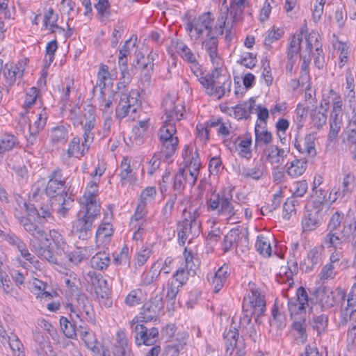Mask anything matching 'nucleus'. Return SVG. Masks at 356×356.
Masks as SVG:
<instances>
[{
	"label": "nucleus",
	"mask_w": 356,
	"mask_h": 356,
	"mask_svg": "<svg viewBox=\"0 0 356 356\" xmlns=\"http://www.w3.org/2000/svg\"><path fill=\"white\" fill-rule=\"evenodd\" d=\"M175 99V97L170 95L163 99L162 106L166 118L158 132L161 152L167 159L175 154L178 146V137L175 136V123L181 119L184 113V106L180 103H177Z\"/></svg>",
	"instance_id": "1"
},
{
	"label": "nucleus",
	"mask_w": 356,
	"mask_h": 356,
	"mask_svg": "<svg viewBox=\"0 0 356 356\" xmlns=\"http://www.w3.org/2000/svg\"><path fill=\"white\" fill-rule=\"evenodd\" d=\"M228 10L226 12H220L217 22L213 26L214 19L211 13H206L200 15L197 18L188 20L185 26L186 31L191 38L195 40L203 39L211 34H223L224 30L229 33L232 30V25L227 21Z\"/></svg>",
	"instance_id": "2"
},
{
	"label": "nucleus",
	"mask_w": 356,
	"mask_h": 356,
	"mask_svg": "<svg viewBox=\"0 0 356 356\" xmlns=\"http://www.w3.org/2000/svg\"><path fill=\"white\" fill-rule=\"evenodd\" d=\"M182 156L184 167L179 168L175 175L173 184L174 189L179 192L184 188L186 184L191 186L195 185L201 166L199 154L197 151L193 152L189 147H186Z\"/></svg>",
	"instance_id": "3"
},
{
	"label": "nucleus",
	"mask_w": 356,
	"mask_h": 356,
	"mask_svg": "<svg viewBox=\"0 0 356 356\" xmlns=\"http://www.w3.org/2000/svg\"><path fill=\"white\" fill-rule=\"evenodd\" d=\"M234 203L232 191H222L211 195L207 204L209 211H217L219 216H225L229 220L236 222L241 213H239L240 206L236 208Z\"/></svg>",
	"instance_id": "4"
},
{
	"label": "nucleus",
	"mask_w": 356,
	"mask_h": 356,
	"mask_svg": "<svg viewBox=\"0 0 356 356\" xmlns=\"http://www.w3.org/2000/svg\"><path fill=\"white\" fill-rule=\"evenodd\" d=\"M200 209L190 207L184 209L182 213L183 220L177 223V234L179 245H184L186 240H191L199 236L200 233L201 222L198 220Z\"/></svg>",
	"instance_id": "5"
},
{
	"label": "nucleus",
	"mask_w": 356,
	"mask_h": 356,
	"mask_svg": "<svg viewBox=\"0 0 356 356\" xmlns=\"http://www.w3.org/2000/svg\"><path fill=\"white\" fill-rule=\"evenodd\" d=\"M140 106V93L137 90L121 92L115 108V117L119 120L127 118L134 121L138 117Z\"/></svg>",
	"instance_id": "6"
},
{
	"label": "nucleus",
	"mask_w": 356,
	"mask_h": 356,
	"mask_svg": "<svg viewBox=\"0 0 356 356\" xmlns=\"http://www.w3.org/2000/svg\"><path fill=\"white\" fill-rule=\"evenodd\" d=\"M101 210L98 208H88L81 206L77 213V218L73 223L72 232L79 239L86 240L92 236L94 220L100 216Z\"/></svg>",
	"instance_id": "7"
},
{
	"label": "nucleus",
	"mask_w": 356,
	"mask_h": 356,
	"mask_svg": "<svg viewBox=\"0 0 356 356\" xmlns=\"http://www.w3.org/2000/svg\"><path fill=\"white\" fill-rule=\"evenodd\" d=\"M249 291L244 296L243 300V312L244 317L248 322L253 315L257 317L264 314L266 310V300L259 289L255 287L254 284L249 283Z\"/></svg>",
	"instance_id": "8"
},
{
	"label": "nucleus",
	"mask_w": 356,
	"mask_h": 356,
	"mask_svg": "<svg viewBox=\"0 0 356 356\" xmlns=\"http://www.w3.org/2000/svg\"><path fill=\"white\" fill-rule=\"evenodd\" d=\"M320 39L321 37L318 33L311 32L307 33L304 32L301 56L304 59L307 57L308 58L312 57L316 67L322 69L325 63V56Z\"/></svg>",
	"instance_id": "9"
},
{
	"label": "nucleus",
	"mask_w": 356,
	"mask_h": 356,
	"mask_svg": "<svg viewBox=\"0 0 356 356\" xmlns=\"http://www.w3.org/2000/svg\"><path fill=\"white\" fill-rule=\"evenodd\" d=\"M329 98L331 99L332 110L330 114V131L327 138L330 142H333L336 140L343 126V102L340 94L332 89L329 92Z\"/></svg>",
	"instance_id": "10"
},
{
	"label": "nucleus",
	"mask_w": 356,
	"mask_h": 356,
	"mask_svg": "<svg viewBox=\"0 0 356 356\" xmlns=\"http://www.w3.org/2000/svg\"><path fill=\"white\" fill-rule=\"evenodd\" d=\"M232 80L229 76L221 74L220 68L216 67L211 72V78L204 88L209 96L221 99L226 92L231 90Z\"/></svg>",
	"instance_id": "11"
},
{
	"label": "nucleus",
	"mask_w": 356,
	"mask_h": 356,
	"mask_svg": "<svg viewBox=\"0 0 356 356\" xmlns=\"http://www.w3.org/2000/svg\"><path fill=\"white\" fill-rule=\"evenodd\" d=\"M66 307L81 321L95 322V312L90 303L88 297L83 293H79L71 303H68Z\"/></svg>",
	"instance_id": "12"
},
{
	"label": "nucleus",
	"mask_w": 356,
	"mask_h": 356,
	"mask_svg": "<svg viewBox=\"0 0 356 356\" xmlns=\"http://www.w3.org/2000/svg\"><path fill=\"white\" fill-rule=\"evenodd\" d=\"M325 205L321 202H314V205L308 208L302 220V228L304 232H309L316 229L323 220Z\"/></svg>",
	"instance_id": "13"
},
{
	"label": "nucleus",
	"mask_w": 356,
	"mask_h": 356,
	"mask_svg": "<svg viewBox=\"0 0 356 356\" xmlns=\"http://www.w3.org/2000/svg\"><path fill=\"white\" fill-rule=\"evenodd\" d=\"M223 143L230 152L238 151V155L242 158L250 159L252 157V138L250 136L241 138L236 134H234L231 136L229 139H225Z\"/></svg>",
	"instance_id": "14"
},
{
	"label": "nucleus",
	"mask_w": 356,
	"mask_h": 356,
	"mask_svg": "<svg viewBox=\"0 0 356 356\" xmlns=\"http://www.w3.org/2000/svg\"><path fill=\"white\" fill-rule=\"evenodd\" d=\"M131 326L135 332V340L137 345L152 346L156 342L159 336V330L156 327L148 328L138 323H135L134 326L131 324Z\"/></svg>",
	"instance_id": "15"
},
{
	"label": "nucleus",
	"mask_w": 356,
	"mask_h": 356,
	"mask_svg": "<svg viewBox=\"0 0 356 356\" xmlns=\"http://www.w3.org/2000/svg\"><path fill=\"white\" fill-rule=\"evenodd\" d=\"M296 296V298H291L288 301V308L292 318L305 314L306 307L309 306L308 294L303 287L300 286L297 289Z\"/></svg>",
	"instance_id": "16"
},
{
	"label": "nucleus",
	"mask_w": 356,
	"mask_h": 356,
	"mask_svg": "<svg viewBox=\"0 0 356 356\" xmlns=\"http://www.w3.org/2000/svg\"><path fill=\"white\" fill-rule=\"evenodd\" d=\"M86 280L93 286L95 293L99 299L108 298L110 291L108 283L100 273L90 270L86 275Z\"/></svg>",
	"instance_id": "17"
},
{
	"label": "nucleus",
	"mask_w": 356,
	"mask_h": 356,
	"mask_svg": "<svg viewBox=\"0 0 356 356\" xmlns=\"http://www.w3.org/2000/svg\"><path fill=\"white\" fill-rule=\"evenodd\" d=\"M96 116L95 109L91 105H87L83 111V120L81 124L84 130L83 138L85 143H92L95 134L92 131L95 126Z\"/></svg>",
	"instance_id": "18"
},
{
	"label": "nucleus",
	"mask_w": 356,
	"mask_h": 356,
	"mask_svg": "<svg viewBox=\"0 0 356 356\" xmlns=\"http://www.w3.org/2000/svg\"><path fill=\"white\" fill-rule=\"evenodd\" d=\"M162 296H156L154 302L151 304H145L143 306V312L138 318H134L130 324L134 326L135 323L139 322H149L156 319L157 312L163 307Z\"/></svg>",
	"instance_id": "19"
},
{
	"label": "nucleus",
	"mask_w": 356,
	"mask_h": 356,
	"mask_svg": "<svg viewBox=\"0 0 356 356\" xmlns=\"http://www.w3.org/2000/svg\"><path fill=\"white\" fill-rule=\"evenodd\" d=\"M222 34H211L202 40V46L209 56L210 60L213 65L218 66L220 64L221 58L218 51V38Z\"/></svg>",
	"instance_id": "20"
},
{
	"label": "nucleus",
	"mask_w": 356,
	"mask_h": 356,
	"mask_svg": "<svg viewBox=\"0 0 356 356\" xmlns=\"http://www.w3.org/2000/svg\"><path fill=\"white\" fill-rule=\"evenodd\" d=\"M289 152L290 149L288 147H279L277 145H270L264 149V153L268 162L279 166L287 157Z\"/></svg>",
	"instance_id": "21"
},
{
	"label": "nucleus",
	"mask_w": 356,
	"mask_h": 356,
	"mask_svg": "<svg viewBox=\"0 0 356 356\" xmlns=\"http://www.w3.org/2000/svg\"><path fill=\"white\" fill-rule=\"evenodd\" d=\"M98 184L96 181H90L86 188L81 203V207L101 210L100 203L97 201Z\"/></svg>",
	"instance_id": "22"
},
{
	"label": "nucleus",
	"mask_w": 356,
	"mask_h": 356,
	"mask_svg": "<svg viewBox=\"0 0 356 356\" xmlns=\"http://www.w3.org/2000/svg\"><path fill=\"white\" fill-rule=\"evenodd\" d=\"M316 137L314 134H307L303 138H295L294 146L296 149L306 156L314 157L316 155L315 148Z\"/></svg>",
	"instance_id": "23"
},
{
	"label": "nucleus",
	"mask_w": 356,
	"mask_h": 356,
	"mask_svg": "<svg viewBox=\"0 0 356 356\" xmlns=\"http://www.w3.org/2000/svg\"><path fill=\"white\" fill-rule=\"evenodd\" d=\"M352 230L351 224L343 223V229L341 230V236H339L338 232H330L326 234L324 238L323 243L327 248L332 247L336 248L338 245H341L343 239L349 237L350 233Z\"/></svg>",
	"instance_id": "24"
},
{
	"label": "nucleus",
	"mask_w": 356,
	"mask_h": 356,
	"mask_svg": "<svg viewBox=\"0 0 356 356\" xmlns=\"http://www.w3.org/2000/svg\"><path fill=\"white\" fill-rule=\"evenodd\" d=\"M329 108V102L323 100L321 102L319 106L312 109L310 112V118L313 125L320 129L323 127L327 122V110Z\"/></svg>",
	"instance_id": "25"
},
{
	"label": "nucleus",
	"mask_w": 356,
	"mask_h": 356,
	"mask_svg": "<svg viewBox=\"0 0 356 356\" xmlns=\"http://www.w3.org/2000/svg\"><path fill=\"white\" fill-rule=\"evenodd\" d=\"M25 70L24 64L18 63L16 65L6 64L3 70V76L6 84L13 86L17 79H21Z\"/></svg>",
	"instance_id": "26"
},
{
	"label": "nucleus",
	"mask_w": 356,
	"mask_h": 356,
	"mask_svg": "<svg viewBox=\"0 0 356 356\" xmlns=\"http://www.w3.org/2000/svg\"><path fill=\"white\" fill-rule=\"evenodd\" d=\"M229 274L228 266L223 265L218 268L214 275H211V284L215 293H218L222 289Z\"/></svg>",
	"instance_id": "27"
},
{
	"label": "nucleus",
	"mask_w": 356,
	"mask_h": 356,
	"mask_svg": "<svg viewBox=\"0 0 356 356\" xmlns=\"http://www.w3.org/2000/svg\"><path fill=\"white\" fill-rule=\"evenodd\" d=\"M317 298L324 309H330L336 303L335 293L332 289L323 286L317 291Z\"/></svg>",
	"instance_id": "28"
},
{
	"label": "nucleus",
	"mask_w": 356,
	"mask_h": 356,
	"mask_svg": "<svg viewBox=\"0 0 356 356\" xmlns=\"http://www.w3.org/2000/svg\"><path fill=\"white\" fill-rule=\"evenodd\" d=\"M131 160L128 157H124L120 165V181L122 185L134 184L136 181L134 173L130 165Z\"/></svg>",
	"instance_id": "29"
},
{
	"label": "nucleus",
	"mask_w": 356,
	"mask_h": 356,
	"mask_svg": "<svg viewBox=\"0 0 356 356\" xmlns=\"http://www.w3.org/2000/svg\"><path fill=\"white\" fill-rule=\"evenodd\" d=\"M47 116L42 113L36 115V120L29 125V135L27 140L33 145L36 140V136L44 128L47 122Z\"/></svg>",
	"instance_id": "30"
},
{
	"label": "nucleus",
	"mask_w": 356,
	"mask_h": 356,
	"mask_svg": "<svg viewBox=\"0 0 356 356\" xmlns=\"http://www.w3.org/2000/svg\"><path fill=\"white\" fill-rule=\"evenodd\" d=\"M90 143H85V139L82 142V145H80V138L79 137H74L72 139L69 143V147L67 150V154L69 158L72 156H81L84 154L85 150H88Z\"/></svg>",
	"instance_id": "31"
},
{
	"label": "nucleus",
	"mask_w": 356,
	"mask_h": 356,
	"mask_svg": "<svg viewBox=\"0 0 356 356\" xmlns=\"http://www.w3.org/2000/svg\"><path fill=\"white\" fill-rule=\"evenodd\" d=\"M58 15L56 13L53 8H49L46 9L44 13L43 17V26L51 31V33H55L56 30L64 31V29L57 24Z\"/></svg>",
	"instance_id": "32"
},
{
	"label": "nucleus",
	"mask_w": 356,
	"mask_h": 356,
	"mask_svg": "<svg viewBox=\"0 0 356 356\" xmlns=\"http://www.w3.org/2000/svg\"><path fill=\"white\" fill-rule=\"evenodd\" d=\"M32 209L36 211L38 216L49 221L53 218L52 208L49 202V200H40L38 202L32 204Z\"/></svg>",
	"instance_id": "33"
},
{
	"label": "nucleus",
	"mask_w": 356,
	"mask_h": 356,
	"mask_svg": "<svg viewBox=\"0 0 356 356\" xmlns=\"http://www.w3.org/2000/svg\"><path fill=\"white\" fill-rule=\"evenodd\" d=\"M115 93L112 91L106 96L105 90L100 91L98 98L99 109L105 114L110 115L113 113L112 104L114 100Z\"/></svg>",
	"instance_id": "34"
},
{
	"label": "nucleus",
	"mask_w": 356,
	"mask_h": 356,
	"mask_svg": "<svg viewBox=\"0 0 356 356\" xmlns=\"http://www.w3.org/2000/svg\"><path fill=\"white\" fill-rule=\"evenodd\" d=\"M321 257V251L315 248L312 249L307 254V258L302 264V268L305 272H309L319 263Z\"/></svg>",
	"instance_id": "35"
},
{
	"label": "nucleus",
	"mask_w": 356,
	"mask_h": 356,
	"mask_svg": "<svg viewBox=\"0 0 356 356\" xmlns=\"http://www.w3.org/2000/svg\"><path fill=\"white\" fill-rule=\"evenodd\" d=\"M50 137L53 145L64 144L68 139L67 129L63 125L54 127L51 130Z\"/></svg>",
	"instance_id": "36"
},
{
	"label": "nucleus",
	"mask_w": 356,
	"mask_h": 356,
	"mask_svg": "<svg viewBox=\"0 0 356 356\" xmlns=\"http://www.w3.org/2000/svg\"><path fill=\"white\" fill-rule=\"evenodd\" d=\"M19 145L17 137L13 134H5L0 136V156Z\"/></svg>",
	"instance_id": "37"
},
{
	"label": "nucleus",
	"mask_w": 356,
	"mask_h": 356,
	"mask_svg": "<svg viewBox=\"0 0 356 356\" xmlns=\"http://www.w3.org/2000/svg\"><path fill=\"white\" fill-rule=\"evenodd\" d=\"M77 334L79 335L81 339L84 341L86 346L92 350L95 348L97 346V340L92 332L90 331L89 329L83 323L79 325L76 327Z\"/></svg>",
	"instance_id": "38"
},
{
	"label": "nucleus",
	"mask_w": 356,
	"mask_h": 356,
	"mask_svg": "<svg viewBox=\"0 0 356 356\" xmlns=\"http://www.w3.org/2000/svg\"><path fill=\"white\" fill-rule=\"evenodd\" d=\"M307 166V161L303 159H295L289 163L286 169V172L291 177H298L305 172Z\"/></svg>",
	"instance_id": "39"
},
{
	"label": "nucleus",
	"mask_w": 356,
	"mask_h": 356,
	"mask_svg": "<svg viewBox=\"0 0 356 356\" xmlns=\"http://www.w3.org/2000/svg\"><path fill=\"white\" fill-rule=\"evenodd\" d=\"M111 262L109 254L105 252H99L90 259L91 267L95 269L103 270L107 268Z\"/></svg>",
	"instance_id": "40"
},
{
	"label": "nucleus",
	"mask_w": 356,
	"mask_h": 356,
	"mask_svg": "<svg viewBox=\"0 0 356 356\" xmlns=\"http://www.w3.org/2000/svg\"><path fill=\"white\" fill-rule=\"evenodd\" d=\"M334 48L339 54L338 67L339 69H342L349 60L350 54V47L346 43L339 42L337 44H334Z\"/></svg>",
	"instance_id": "41"
},
{
	"label": "nucleus",
	"mask_w": 356,
	"mask_h": 356,
	"mask_svg": "<svg viewBox=\"0 0 356 356\" xmlns=\"http://www.w3.org/2000/svg\"><path fill=\"white\" fill-rule=\"evenodd\" d=\"M184 257L185 259V270L191 275L194 276L199 266V261L195 259L193 252L186 248L184 252Z\"/></svg>",
	"instance_id": "42"
},
{
	"label": "nucleus",
	"mask_w": 356,
	"mask_h": 356,
	"mask_svg": "<svg viewBox=\"0 0 356 356\" xmlns=\"http://www.w3.org/2000/svg\"><path fill=\"white\" fill-rule=\"evenodd\" d=\"M245 8L243 7L233 6H230L229 8L227 6L225 7L224 12H226V9L228 10L227 21L229 22V24L232 25V27L234 23H238L242 21ZM220 12H223L222 8Z\"/></svg>",
	"instance_id": "43"
},
{
	"label": "nucleus",
	"mask_w": 356,
	"mask_h": 356,
	"mask_svg": "<svg viewBox=\"0 0 356 356\" xmlns=\"http://www.w3.org/2000/svg\"><path fill=\"white\" fill-rule=\"evenodd\" d=\"M190 67L193 74L196 76L197 79L203 87H204L205 85H208V81L211 78V73L205 75L201 65L197 60L190 64Z\"/></svg>",
	"instance_id": "44"
},
{
	"label": "nucleus",
	"mask_w": 356,
	"mask_h": 356,
	"mask_svg": "<svg viewBox=\"0 0 356 356\" xmlns=\"http://www.w3.org/2000/svg\"><path fill=\"white\" fill-rule=\"evenodd\" d=\"M190 67L193 74L196 76L197 79L203 87H204L205 85H208V81L211 78V73L205 75L201 65L197 60L190 64Z\"/></svg>",
	"instance_id": "45"
},
{
	"label": "nucleus",
	"mask_w": 356,
	"mask_h": 356,
	"mask_svg": "<svg viewBox=\"0 0 356 356\" xmlns=\"http://www.w3.org/2000/svg\"><path fill=\"white\" fill-rule=\"evenodd\" d=\"M175 48L178 54L189 65L197 60L191 49L183 42H177Z\"/></svg>",
	"instance_id": "46"
},
{
	"label": "nucleus",
	"mask_w": 356,
	"mask_h": 356,
	"mask_svg": "<svg viewBox=\"0 0 356 356\" xmlns=\"http://www.w3.org/2000/svg\"><path fill=\"white\" fill-rule=\"evenodd\" d=\"M60 328L65 336L69 339H74L77 335L76 325L70 321L66 317L61 316L60 318Z\"/></svg>",
	"instance_id": "47"
},
{
	"label": "nucleus",
	"mask_w": 356,
	"mask_h": 356,
	"mask_svg": "<svg viewBox=\"0 0 356 356\" xmlns=\"http://www.w3.org/2000/svg\"><path fill=\"white\" fill-rule=\"evenodd\" d=\"M157 264H153L150 270L147 272H145L141 278L142 285L148 286L152 284L154 281L157 280L161 274V269L159 267H156Z\"/></svg>",
	"instance_id": "48"
},
{
	"label": "nucleus",
	"mask_w": 356,
	"mask_h": 356,
	"mask_svg": "<svg viewBox=\"0 0 356 356\" xmlns=\"http://www.w3.org/2000/svg\"><path fill=\"white\" fill-rule=\"evenodd\" d=\"M224 338L225 339L226 352H229V354H232L238 339V330L235 327L230 329L228 332L224 333Z\"/></svg>",
	"instance_id": "49"
},
{
	"label": "nucleus",
	"mask_w": 356,
	"mask_h": 356,
	"mask_svg": "<svg viewBox=\"0 0 356 356\" xmlns=\"http://www.w3.org/2000/svg\"><path fill=\"white\" fill-rule=\"evenodd\" d=\"M255 141L257 144L268 145L273 140V136L270 132L264 130L259 124L255 126Z\"/></svg>",
	"instance_id": "50"
},
{
	"label": "nucleus",
	"mask_w": 356,
	"mask_h": 356,
	"mask_svg": "<svg viewBox=\"0 0 356 356\" xmlns=\"http://www.w3.org/2000/svg\"><path fill=\"white\" fill-rule=\"evenodd\" d=\"M66 187L63 185L54 183L53 181H49L44 189L45 193L47 197L53 198L56 197H63V193Z\"/></svg>",
	"instance_id": "51"
},
{
	"label": "nucleus",
	"mask_w": 356,
	"mask_h": 356,
	"mask_svg": "<svg viewBox=\"0 0 356 356\" xmlns=\"http://www.w3.org/2000/svg\"><path fill=\"white\" fill-rule=\"evenodd\" d=\"M255 248L263 256L269 257L271 254L272 250L270 241L263 235H259L257 236Z\"/></svg>",
	"instance_id": "52"
},
{
	"label": "nucleus",
	"mask_w": 356,
	"mask_h": 356,
	"mask_svg": "<svg viewBox=\"0 0 356 356\" xmlns=\"http://www.w3.org/2000/svg\"><path fill=\"white\" fill-rule=\"evenodd\" d=\"M304 36V31L301 30L300 33L297 35H294L291 41L290 47L289 49V55L291 57L293 54L300 51L302 53V42Z\"/></svg>",
	"instance_id": "53"
},
{
	"label": "nucleus",
	"mask_w": 356,
	"mask_h": 356,
	"mask_svg": "<svg viewBox=\"0 0 356 356\" xmlns=\"http://www.w3.org/2000/svg\"><path fill=\"white\" fill-rule=\"evenodd\" d=\"M242 177L246 179H259L263 175V170L260 163H257L252 168H244L241 172Z\"/></svg>",
	"instance_id": "54"
},
{
	"label": "nucleus",
	"mask_w": 356,
	"mask_h": 356,
	"mask_svg": "<svg viewBox=\"0 0 356 356\" xmlns=\"http://www.w3.org/2000/svg\"><path fill=\"white\" fill-rule=\"evenodd\" d=\"M143 294L140 289L132 290L126 297L124 302L129 307H134L143 302Z\"/></svg>",
	"instance_id": "55"
},
{
	"label": "nucleus",
	"mask_w": 356,
	"mask_h": 356,
	"mask_svg": "<svg viewBox=\"0 0 356 356\" xmlns=\"http://www.w3.org/2000/svg\"><path fill=\"white\" fill-rule=\"evenodd\" d=\"M308 184L306 180L294 181L290 188L292 196L295 197H302L307 193Z\"/></svg>",
	"instance_id": "56"
},
{
	"label": "nucleus",
	"mask_w": 356,
	"mask_h": 356,
	"mask_svg": "<svg viewBox=\"0 0 356 356\" xmlns=\"http://www.w3.org/2000/svg\"><path fill=\"white\" fill-rule=\"evenodd\" d=\"M312 326L318 334L325 331L328 325V316L325 314L314 316L311 322Z\"/></svg>",
	"instance_id": "57"
},
{
	"label": "nucleus",
	"mask_w": 356,
	"mask_h": 356,
	"mask_svg": "<svg viewBox=\"0 0 356 356\" xmlns=\"http://www.w3.org/2000/svg\"><path fill=\"white\" fill-rule=\"evenodd\" d=\"M343 219L344 214L343 212L337 211L334 213L327 224V230L330 232H338Z\"/></svg>",
	"instance_id": "58"
},
{
	"label": "nucleus",
	"mask_w": 356,
	"mask_h": 356,
	"mask_svg": "<svg viewBox=\"0 0 356 356\" xmlns=\"http://www.w3.org/2000/svg\"><path fill=\"white\" fill-rule=\"evenodd\" d=\"M7 343L15 356H24L22 351L23 344L15 334L11 333V335L8 336Z\"/></svg>",
	"instance_id": "59"
},
{
	"label": "nucleus",
	"mask_w": 356,
	"mask_h": 356,
	"mask_svg": "<svg viewBox=\"0 0 356 356\" xmlns=\"http://www.w3.org/2000/svg\"><path fill=\"white\" fill-rule=\"evenodd\" d=\"M232 232H236V243L237 247H248L249 244L248 231L247 228H241L239 227L232 229Z\"/></svg>",
	"instance_id": "60"
},
{
	"label": "nucleus",
	"mask_w": 356,
	"mask_h": 356,
	"mask_svg": "<svg viewBox=\"0 0 356 356\" xmlns=\"http://www.w3.org/2000/svg\"><path fill=\"white\" fill-rule=\"evenodd\" d=\"M335 269L336 267L333 266L332 264H325L318 275L320 281L322 283H325L328 280H333L337 275Z\"/></svg>",
	"instance_id": "61"
},
{
	"label": "nucleus",
	"mask_w": 356,
	"mask_h": 356,
	"mask_svg": "<svg viewBox=\"0 0 356 356\" xmlns=\"http://www.w3.org/2000/svg\"><path fill=\"white\" fill-rule=\"evenodd\" d=\"M148 62L143 65V67L141 71L142 80L144 82V85L149 86L151 81V74L154 70L153 58L150 56H147Z\"/></svg>",
	"instance_id": "62"
},
{
	"label": "nucleus",
	"mask_w": 356,
	"mask_h": 356,
	"mask_svg": "<svg viewBox=\"0 0 356 356\" xmlns=\"http://www.w3.org/2000/svg\"><path fill=\"white\" fill-rule=\"evenodd\" d=\"M40 244L41 243H39V246L35 248V250L38 256L42 259H45L50 263L56 264L57 261L56 258L49 247H42Z\"/></svg>",
	"instance_id": "63"
},
{
	"label": "nucleus",
	"mask_w": 356,
	"mask_h": 356,
	"mask_svg": "<svg viewBox=\"0 0 356 356\" xmlns=\"http://www.w3.org/2000/svg\"><path fill=\"white\" fill-rule=\"evenodd\" d=\"M156 195V190L155 187L148 186L145 188L142 192L138 198L140 203H143L147 206L148 203L154 201Z\"/></svg>",
	"instance_id": "64"
}]
</instances>
